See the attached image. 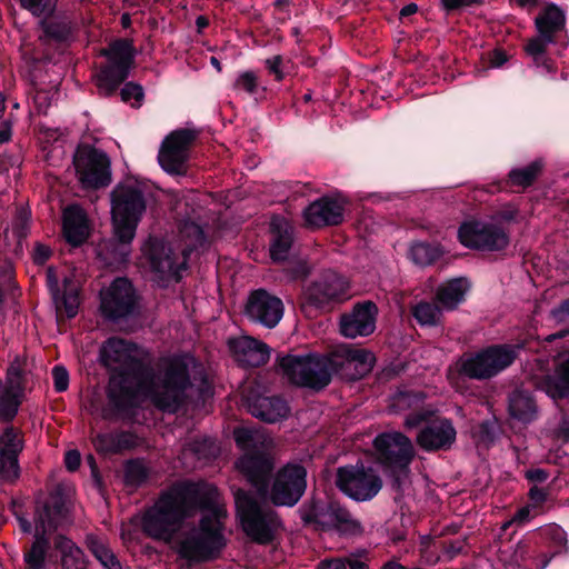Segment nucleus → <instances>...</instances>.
I'll list each match as a JSON object with an SVG mask.
<instances>
[{
    "label": "nucleus",
    "instance_id": "nucleus-1",
    "mask_svg": "<svg viewBox=\"0 0 569 569\" xmlns=\"http://www.w3.org/2000/svg\"><path fill=\"white\" fill-rule=\"evenodd\" d=\"M101 365L110 371L104 418L136 417L142 398L162 413L177 415L191 401L194 382L187 355L162 357L157 368L132 355L130 345L111 337L100 348Z\"/></svg>",
    "mask_w": 569,
    "mask_h": 569
},
{
    "label": "nucleus",
    "instance_id": "nucleus-2",
    "mask_svg": "<svg viewBox=\"0 0 569 569\" xmlns=\"http://www.w3.org/2000/svg\"><path fill=\"white\" fill-rule=\"evenodd\" d=\"M216 486L198 481V495L192 506V517L201 512L197 526L190 528L178 543V555L189 563H202L218 558L227 546L224 537V505L219 501Z\"/></svg>",
    "mask_w": 569,
    "mask_h": 569
},
{
    "label": "nucleus",
    "instance_id": "nucleus-3",
    "mask_svg": "<svg viewBox=\"0 0 569 569\" xmlns=\"http://www.w3.org/2000/svg\"><path fill=\"white\" fill-rule=\"evenodd\" d=\"M198 482L186 480L162 491L157 502L143 515L142 530L156 540L170 542L184 521L192 517Z\"/></svg>",
    "mask_w": 569,
    "mask_h": 569
},
{
    "label": "nucleus",
    "instance_id": "nucleus-4",
    "mask_svg": "<svg viewBox=\"0 0 569 569\" xmlns=\"http://www.w3.org/2000/svg\"><path fill=\"white\" fill-rule=\"evenodd\" d=\"M113 236L107 249L117 263L129 261L137 228L147 210L143 190L137 183H118L110 193Z\"/></svg>",
    "mask_w": 569,
    "mask_h": 569
},
{
    "label": "nucleus",
    "instance_id": "nucleus-5",
    "mask_svg": "<svg viewBox=\"0 0 569 569\" xmlns=\"http://www.w3.org/2000/svg\"><path fill=\"white\" fill-rule=\"evenodd\" d=\"M100 56L107 60L96 74V86L100 96L112 97L124 83L120 90L121 100L133 108H140L144 100L143 87L134 81L126 82L137 56L133 41L128 38L116 39L100 50Z\"/></svg>",
    "mask_w": 569,
    "mask_h": 569
},
{
    "label": "nucleus",
    "instance_id": "nucleus-6",
    "mask_svg": "<svg viewBox=\"0 0 569 569\" xmlns=\"http://www.w3.org/2000/svg\"><path fill=\"white\" fill-rule=\"evenodd\" d=\"M526 348V342L515 345L497 343L475 352L463 353L456 362V386L461 388L466 379L486 381L508 369L517 359L518 352Z\"/></svg>",
    "mask_w": 569,
    "mask_h": 569
},
{
    "label": "nucleus",
    "instance_id": "nucleus-7",
    "mask_svg": "<svg viewBox=\"0 0 569 569\" xmlns=\"http://www.w3.org/2000/svg\"><path fill=\"white\" fill-rule=\"evenodd\" d=\"M277 369L293 385L316 391L326 388L338 376L335 357L318 355H283L279 352L276 358Z\"/></svg>",
    "mask_w": 569,
    "mask_h": 569
},
{
    "label": "nucleus",
    "instance_id": "nucleus-8",
    "mask_svg": "<svg viewBox=\"0 0 569 569\" xmlns=\"http://www.w3.org/2000/svg\"><path fill=\"white\" fill-rule=\"evenodd\" d=\"M373 448L377 462L390 480L392 490L402 495L409 479L410 465L415 458L411 440L401 432L381 433L375 438Z\"/></svg>",
    "mask_w": 569,
    "mask_h": 569
},
{
    "label": "nucleus",
    "instance_id": "nucleus-9",
    "mask_svg": "<svg viewBox=\"0 0 569 569\" xmlns=\"http://www.w3.org/2000/svg\"><path fill=\"white\" fill-rule=\"evenodd\" d=\"M234 499L241 529L250 541L261 546L273 543L282 528L278 512L244 490H238Z\"/></svg>",
    "mask_w": 569,
    "mask_h": 569
},
{
    "label": "nucleus",
    "instance_id": "nucleus-10",
    "mask_svg": "<svg viewBox=\"0 0 569 569\" xmlns=\"http://www.w3.org/2000/svg\"><path fill=\"white\" fill-rule=\"evenodd\" d=\"M299 512L302 522L316 530H335L342 536H357L363 531L361 522L336 500L312 497L302 503Z\"/></svg>",
    "mask_w": 569,
    "mask_h": 569
},
{
    "label": "nucleus",
    "instance_id": "nucleus-11",
    "mask_svg": "<svg viewBox=\"0 0 569 569\" xmlns=\"http://www.w3.org/2000/svg\"><path fill=\"white\" fill-rule=\"evenodd\" d=\"M76 178L84 190H100L112 182L111 159L106 151L80 142L72 154Z\"/></svg>",
    "mask_w": 569,
    "mask_h": 569
},
{
    "label": "nucleus",
    "instance_id": "nucleus-12",
    "mask_svg": "<svg viewBox=\"0 0 569 569\" xmlns=\"http://www.w3.org/2000/svg\"><path fill=\"white\" fill-rule=\"evenodd\" d=\"M348 289L349 283L342 274L331 269L325 270L303 292L301 310L311 316L312 312L329 309L348 298Z\"/></svg>",
    "mask_w": 569,
    "mask_h": 569
},
{
    "label": "nucleus",
    "instance_id": "nucleus-13",
    "mask_svg": "<svg viewBox=\"0 0 569 569\" xmlns=\"http://www.w3.org/2000/svg\"><path fill=\"white\" fill-rule=\"evenodd\" d=\"M142 264L148 267L159 282L181 280L180 271L186 261H180L171 244L162 237L150 234L141 247Z\"/></svg>",
    "mask_w": 569,
    "mask_h": 569
},
{
    "label": "nucleus",
    "instance_id": "nucleus-14",
    "mask_svg": "<svg viewBox=\"0 0 569 569\" xmlns=\"http://www.w3.org/2000/svg\"><path fill=\"white\" fill-rule=\"evenodd\" d=\"M335 483L341 492L356 501L371 500L382 488V479L377 471L363 463L339 467Z\"/></svg>",
    "mask_w": 569,
    "mask_h": 569
},
{
    "label": "nucleus",
    "instance_id": "nucleus-15",
    "mask_svg": "<svg viewBox=\"0 0 569 569\" xmlns=\"http://www.w3.org/2000/svg\"><path fill=\"white\" fill-rule=\"evenodd\" d=\"M458 240L465 248L488 252L503 251L510 242L502 227L478 219L463 221L459 226Z\"/></svg>",
    "mask_w": 569,
    "mask_h": 569
},
{
    "label": "nucleus",
    "instance_id": "nucleus-16",
    "mask_svg": "<svg viewBox=\"0 0 569 569\" xmlns=\"http://www.w3.org/2000/svg\"><path fill=\"white\" fill-rule=\"evenodd\" d=\"M307 489V469L300 463L281 467L269 485L267 498L276 507L296 506Z\"/></svg>",
    "mask_w": 569,
    "mask_h": 569
},
{
    "label": "nucleus",
    "instance_id": "nucleus-17",
    "mask_svg": "<svg viewBox=\"0 0 569 569\" xmlns=\"http://www.w3.org/2000/svg\"><path fill=\"white\" fill-rule=\"evenodd\" d=\"M198 134L194 129L181 128L164 138L158 153V162L164 172L170 176H187L189 150Z\"/></svg>",
    "mask_w": 569,
    "mask_h": 569
},
{
    "label": "nucleus",
    "instance_id": "nucleus-18",
    "mask_svg": "<svg viewBox=\"0 0 569 569\" xmlns=\"http://www.w3.org/2000/svg\"><path fill=\"white\" fill-rule=\"evenodd\" d=\"M100 310L103 318L112 322L133 317L138 310V297L130 280L114 279L101 297Z\"/></svg>",
    "mask_w": 569,
    "mask_h": 569
},
{
    "label": "nucleus",
    "instance_id": "nucleus-19",
    "mask_svg": "<svg viewBox=\"0 0 569 569\" xmlns=\"http://www.w3.org/2000/svg\"><path fill=\"white\" fill-rule=\"evenodd\" d=\"M378 307L371 300L359 301L349 312L340 316L339 331L349 339L369 337L376 330Z\"/></svg>",
    "mask_w": 569,
    "mask_h": 569
},
{
    "label": "nucleus",
    "instance_id": "nucleus-20",
    "mask_svg": "<svg viewBox=\"0 0 569 569\" xmlns=\"http://www.w3.org/2000/svg\"><path fill=\"white\" fill-rule=\"evenodd\" d=\"M244 315L249 320L271 329L283 316V303L266 289H257L251 291L247 299Z\"/></svg>",
    "mask_w": 569,
    "mask_h": 569
},
{
    "label": "nucleus",
    "instance_id": "nucleus-21",
    "mask_svg": "<svg viewBox=\"0 0 569 569\" xmlns=\"http://www.w3.org/2000/svg\"><path fill=\"white\" fill-rule=\"evenodd\" d=\"M346 203L341 197H320L303 209L306 227L319 229L341 224L345 220Z\"/></svg>",
    "mask_w": 569,
    "mask_h": 569
},
{
    "label": "nucleus",
    "instance_id": "nucleus-22",
    "mask_svg": "<svg viewBox=\"0 0 569 569\" xmlns=\"http://www.w3.org/2000/svg\"><path fill=\"white\" fill-rule=\"evenodd\" d=\"M332 355L338 368V376L348 381L361 379L371 371L375 362L370 351L347 343L338 346Z\"/></svg>",
    "mask_w": 569,
    "mask_h": 569
},
{
    "label": "nucleus",
    "instance_id": "nucleus-23",
    "mask_svg": "<svg viewBox=\"0 0 569 569\" xmlns=\"http://www.w3.org/2000/svg\"><path fill=\"white\" fill-rule=\"evenodd\" d=\"M242 401L253 417L267 423L286 419L290 412L288 402L281 396H264L252 387L243 391Z\"/></svg>",
    "mask_w": 569,
    "mask_h": 569
},
{
    "label": "nucleus",
    "instance_id": "nucleus-24",
    "mask_svg": "<svg viewBox=\"0 0 569 569\" xmlns=\"http://www.w3.org/2000/svg\"><path fill=\"white\" fill-rule=\"evenodd\" d=\"M238 467L246 476L250 485L256 489L258 496L267 499L273 462L267 449L243 455L238 460Z\"/></svg>",
    "mask_w": 569,
    "mask_h": 569
},
{
    "label": "nucleus",
    "instance_id": "nucleus-25",
    "mask_svg": "<svg viewBox=\"0 0 569 569\" xmlns=\"http://www.w3.org/2000/svg\"><path fill=\"white\" fill-rule=\"evenodd\" d=\"M39 18V29L41 30L39 39L42 43L68 46L73 41L78 26L71 14L54 11Z\"/></svg>",
    "mask_w": 569,
    "mask_h": 569
},
{
    "label": "nucleus",
    "instance_id": "nucleus-26",
    "mask_svg": "<svg viewBox=\"0 0 569 569\" xmlns=\"http://www.w3.org/2000/svg\"><path fill=\"white\" fill-rule=\"evenodd\" d=\"M228 348L236 362L242 368H259L270 358L269 346L248 336L228 339Z\"/></svg>",
    "mask_w": 569,
    "mask_h": 569
},
{
    "label": "nucleus",
    "instance_id": "nucleus-27",
    "mask_svg": "<svg viewBox=\"0 0 569 569\" xmlns=\"http://www.w3.org/2000/svg\"><path fill=\"white\" fill-rule=\"evenodd\" d=\"M457 431L450 419H436L421 428L417 435V443L427 451L448 450L456 441Z\"/></svg>",
    "mask_w": 569,
    "mask_h": 569
},
{
    "label": "nucleus",
    "instance_id": "nucleus-28",
    "mask_svg": "<svg viewBox=\"0 0 569 569\" xmlns=\"http://www.w3.org/2000/svg\"><path fill=\"white\" fill-rule=\"evenodd\" d=\"M67 516L66 500L60 490L50 493L49 499L36 508L34 526L42 523V529L51 533L56 531Z\"/></svg>",
    "mask_w": 569,
    "mask_h": 569
},
{
    "label": "nucleus",
    "instance_id": "nucleus-29",
    "mask_svg": "<svg viewBox=\"0 0 569 569\" xmlns=\"http://www.w3.org/2000/svg\"><path fill=\"white\" fill-rule=\"evenodd\" d=\"M566 12L556 3L548 2L535 18V27L547 41L557 43V34L566 31Z\"/></svg>",
    "mask_w": 569,
    "mask_h": 569
},
{
    "label": "nucleus",
    "instance_id": "nucleus-30",
    "mask_svg": "<svg viewBox=\"0 0 569 569\" xmlns=\"http://www.w3.org/2000/svg\"><path fill=\"white\" fill-rule=\"evenodd\" d=\"M270 233L269 253L271 260L273 262L286 261L295 242L293 227L284 219H273L270 223Z\"/></svg>",
    "mask_w": 569,
    "mask_h": 569
},
{
    "label": "nucleus",
    "instance_id": "nucleus-31",
    "mask_svg": "<svg viewBox=\"0 0 569 569\" xmlns=\"http://www.w3.org/2000/svg\"><path fill=\"white\" fill-rule=\"evenodd\" d=\"M537 403L531 391L516 388L508 395L509 416L522 423H530L537 418Z\"/></svg>",
    "mask_w": 569,
    "mask_h": 569
},
{
    "label": "nucleus",
    "instance_id": "nucleus-32",
    "mask_svg": "<svg viewBox=\"0 0 569 569\" xmlns=\"http://www.w3.org/2000/svg\"><path fill=\"white\" fill-rule=\"evenodd\" d=\"M88 219L82 208L69 206L63 212V234L67 242L73 247L81 246L87 240Z\"/></svg>",
    "mask_w": 569,
    "mask_h": 569
},
{
    "label": "nucleus",
    "instance_id": "nucleus-33",
    "mask_svg": "<svg viewBox=\"0 0 569 569\" xmlns=\"http://www.w3.org/2000/svg\"><path fill=\"white\" fill-rule=\"evenodd\" d=\"M23 386L20 371L14 370V378H9V385L0 396V420L11 422L21 405Z\"/></svg>",
    "mask_w": 569,
    "mask_h": 569
},
{
    "label": "nucleus",
    "instance_id": "nucleus-34",
    "mask_svg": "<svg viewBox=\"0 0 569 569\" xmlns=\"http://www.w3.org/2000/svg\"><path fill=\"white\" fill-rule=\"evenodd\" d=\"M543 161L536 159L522 168H513L509 171L507 179L493 184L497 190H503L509 187H520L527 189L531 187L538 177L542 173Z\"/></svg>",
    "mask_w": 569,
    "mask_h": 569
},
{
    "label": "nucleus",
    "instance_id": "nucleus-35",
    "mask_svg": "<svg viewBox=\"0 0 569 569\" xmlns=\"http://www.w3.org/2000/svg\"><path fill=\"white\" fill-rule=\"evenodd\" d=\"M49 535V532L42 529V523H40V526H34V540L30 548L27 549L23 553L26 569L44 568L48 551L50 549Z\"/></svg>",
    "mask_w": 569,
    "mask_h": 569
},
{
    "label": "nucleus",
    "instance_id": "nucleus-36",
    "mask_svg": "<svg viewBox=\"0 0 569 569\" xmlns=\"http://www.w3.org/2000/svg\"><path fill=\"white\" fill-rule=\"evenodd\" d=\"M54 549L61 556L62 569H87L88 560L84 552L71 539L63 535L53 538Z\"/></svg>",
    "mask_w": 569,
    "mask_h": 569
},
{
    "label": "nucleus",
    "instance_id": "nucleus-37",
    "mask_svg": "<svg viewBox=\"0 0 569 569\" xmlns=\"http://www.w3.org/2000/svg\"><path fill=\"white\" fill-rule=\"evenodd\" d=\"M236 446L249 455L264 450L269 446V438L257 429L249 427H237L233 430Z\"/></svg>",
    "mask_w": 569,
    "mask_h": 569
},
{
    "label": "nucleus",
    "instance_id": "nucleus-38",
    "mask_svg": "<svg viewBox=\"0 0 569 569\" xmlns=\"http://www.w3.org/2000/svg\"><path fill=\"white\" fill-rule=\"evenodd\" d=\"M468 282L465 278H455L440 286L437 290V301L446 309L453 310L465 300Z\"/></svg>",
    "mask_w": 569,
    "mask_h": 569
},
{
    "label": "nucleus",
    "instance_id": "nucleus-39",
    "mask_svg": "<svg viewBox=\"0 0 569 569\" xmlns=\"http://www.w3.org/2000/svg\"><path fill=\"white\" fill-rule=\"evenodd\" d=\"M409 254L416 264L425 267L438 261L445 254V250L438 242L420 241L410 247Z\"/></svg>",
    "mask_w": 569,
    "mask_h": 569
},
{
    "label": "nucleus",
    "instance_id": "nucleus-40",
    "mask_svg": "<svg viewBox=\"0 0 569 569\" xmlns=\"http://www.w3.org/2000/svg\"><path fill=\"white\" fill-rule=\"evenodd\" d=\"M546 387L553 399L569 397V357L558 367L553 376L547 378Z\"/></svg>",
    "mask_w": 569,
    "mask_h": 569
},
{
    "label": "nucleus",
    "instance_id": "nucleus-41",
    "mask_svg": "<svg viewBox=\"0 0 569 569\" xmlns=\"http://www.w3.org/2000/svg\"><path fill=\"white\" fill-rule=\"evenodd\" d=\"M150 477V471L140 458L128 459L123 463V483L128 488L137 489L144 485Z\"/></svg>",
    "mask_w": 569,
    "mask_h": 569
},
{
    "label": "nucleus",
    "instance_id": "nucleus-42",
    "mask_svg": "<svg viewBox=\"0 0 569 569\" xmlns=\"http://www.w3.org/2000/svg\"><path fill=\"white\" fill-rule=\"evenodd\" d=\"M412 316L422 327H438L442 325V310L439 306L420 301L412 307Z\"/></svg>",
    "mask_w": 569,
    "mask_h": 569
},
{
    "label": "nucleus",
    "instance_id": "nucleus-43",
    "mask_svg": "<svg viewBox=\"0 0 569 569\" xmlns=\"http://www.w3.org/2000/svg\"><path fill=\"white\" fill-rule=\"evenodd\" d=\"M87 546L104 569H122V565L117 556L101 540L90 537L87 540Z\"/></svg>",
    "mask_w": 569,
    "mask_h": 569
},
{
    "label": "nucleus",
    "instance_id": "nucleus-44",
    "mask_svg": "<svg viewBox=\"0 0 569 569\" xmlns=\"http://www.w3.org/2000/svg\"><path fill=\"white\" fill-rule=\"evenodd\" d=\"M23 447L24 442L21 431L13 426L6 427L0 435V452L20 455Z\"/></svg>",
    "mask_w": 569,
    "mask_h": 569
},
{
    "label": "nucleus",
    "instance_id": "nucleus-45",
    "mask_svg": "<svg viewBox=\"0 0 569 569\" xmlns=\"http://www.w3.org/2000/svg\"><path fill=\"white\" fill-rule=\"evenodd\" d=\"M20 477L19 455L0 452V478L13 482Z\"/></svg>",
    "mask_w": 569,
    "mask_h": 569
},
{
    "label": "nucleus",
    "instance_id": "nucleus-46",
    "mask_svg": "<svg viewBox=\"0 0 569 569\" xmlns=\"http://www.w3.org/2000/svg\"><path fill=\"white\" fill-rule=\"evenodd\" d=\"M20 8L29 11L33 17L53 13L58 0H17Z\"/></svg>",
    "mask_w": 569,
    "mask_h": 569
},
{
    "label": "nucleus",
    "instance_id": "nucleus-47",
    "mask_svg": "<svg viewBox=\"0 0 569 569\" xmlns=\"http://www.w3.org/2000/svg\"><path fill=\"white\" fill-rule=\"evenodd\" d=\"M420 401H422V396L420 392L398 390L392 397L391 406L396 410H405L418 405Z\"/></svg>",
    "mask_w": 569,
    "mask_h": 569
},
{
    "label": "nucleus",
    "instance_id": "nucleus-48",
    "mask_svg": "<svg viewBox=\"0 0 569 569\" xmlns=\"http://www.w3.org/2000/svg\"><path fill=\"white\" fill-rule=\"evenodd\" d=\"M486 0H439L440 10L447 16L458 13L467 8L483 6Z\"/></svg>",
    "mask_w": 569,
    "mask_h": 569
},
{
    "label": "nucleus",
    "instance_id": "nucleus-49",
    "mask_svg": "<svg viewBox=\"0 0 569 569\" xmlns=\"http://www.w3.org/2000/svg\"><path fill=\"white\" fill-rule=\"evenodd\" d=\"M116 455L137 447V436L132 431L120 430L113 432Z\"/></svg>",
    "mask_w": 569,
    "mask_h": 569
},
{
    "label": "nucleus",
    "instance_id": "nucleus-50",
    "mask_svg": "<svg viewBox=\"0 0 569 569\" xmlns=\"http://www.w3.org/2000/svg\"><path fill=\"white\" fill-rule=\"evenodd\" d=\"M92 443L99 453L116 455L113 432L97 433L92 438Z\"/></svg>",
    "mask_w": 569,
    "mask_h": 569
},
{
    "label": "nucleus",
    "instance_id": "nucleus-51",
    "mask_svg": "<svg viewBox=\"0 0 569 569\" xmlns=\"http://www.w3.org/2000/svg\"><path fill=\"white\" fill-rule=\"evenodd\" d=\"M234 89L243 90L247 93L253 94L258 89V78L253 71L241 72L234 83Z\"/></svg>",
    "mask_w": 569,
    "mask_h": 569
},
{
    "label": "nucleus",
    "instance_id": "nucleus-52",
    "mask_svg": "<svg viewBox=\"0 0 569 569\" xmlns=\"http://www.w3.org/2000/svg\"><path fill=\"white\" fill-rule=\"evenodd\" d=\"M58 305V309L61 307L64 309L66 316L69 319H72L78 313V298L73 292H62L56 302Z\"/></svg>",
    "mask_w": 569,
    "mask_h": 569
},
{
    "label": "nucleus",
    "instance_id": "nucleus-53",
    "mask_svg": "<svg viewBox=\"0 0 569 569\" xmlns=\"http://www.w3.org/2000/svg\"><path fill=\"white\" fill-rule=\"evenodd\" d=\"M53 388L56 392H64L69 387V372L61 366L57 365L52 368Z\"/></svg>",
    "mask_w": 569,
    "mask_h": 569
},
{
    "label": "nucleus",
    "instance_id": "nucleus-54",
    "mask_svg": "<svg viewBox=\"0 0 569 569\" xmlns=\"http://www.w3.org/2000/svg\"><path fill=\"white\" fill-rule=\"evenodd\" d=\"M529 500L533 508L542 507L550 497V488L532 486L528 492Z\"/></svg>",
    "mask_w": 569,
    "mask_h": 569
},
{
    "label": "nucleus",
    "instance_id": "nucleus-55",
    "mask_svg": "<svg viewBox=\"0 0 569 569\" xmlns=\"http://www.w3.org/2000/svg\"><path fill=\"white\" fill-rule=\"evenodd\" d=\"M283 57L276 54L271 58L266 59L264 67L270 74L274 77L276 81H282L284 79V72L282 70Z\"/></svg>",
    "mask_w": 569,
    "mask_h": 569
},
{
    "label": "nucleus",
    "instance_id": "nucleus-56",
    "mask_svg": "<svg viewBox=\"0 0 569 569\" xmlns=\"http://www.w3.org/2000/svg\"><path fill=\"white\" fill-rule=\"evenodd\" d=\"M549 43H555V42L547 41L543 37L538 34V37L532 38L527 42V44L525 47V51L530 57L547 53V46Z\"/></svg>",
    "mask_w": 569,
    "mask_h": 569
},
{
    "label": "nucleus",
    "instance_id": "nucleus-57",
    "mask_svg": "<svg viewBox=\"0 0 569 569\" xmlns=\"http://www.w3.org/2000/svg\"><path fill=\"white\" fill-rule=\"evenodd\" d=\"M181 232L199 243L206 238L201 226L193 221H184L181 226Z\"/></svg>",
    "mask_w": 569,
    "mask_h": 569
},
{
    "label": "nucleus",
    "instance_id": "nucleus-58",
    "mask_svg": "<svg viewBox=\"0 0 569 569\" xmlns=\"http://www.w3.org/2000/svg\"><path fill=\"white\" fill-rule=\"evenodd\" d=\"M430 412L428 411H413L409 413L405 420V427L408 429L418 428L423 422L429 421Z\"/></svg>",
    "mask_w": 569,
    "mask_h": 569
},
{
    "label": "nucleus",
    "instance_id": "nucleus-59",
    "mask_svg": "<svg viewBox=\"0 0 569 569\" xmlns=\"http://www.w3.org/2000/svg\"><path fill=\"white\" fill-rule=\"evenodd\" d=\"M52 251L51 249L40 242H37L33 250V262L37 266H43L51 257Z\"/></svg>",
    "mask_w": 569,
    "mask_h": 569
},
{
    "label": "nucleus",
    "instance_id": "nucleus-60",
    "mask_svg": "<svg viewBox=\"0 0 569 569\" xmlns=\"http://www.w3.org/2000/svg\"><path fill=\"white\" fill-rule=\"evenodd\" d=\"M549 472L542 468H531L525 471V478L532 482L533 486H538L539 483H545L549 479Z\"/></svg>",
    "mask_w": 569,
    "mask_h": 569
},
{
    "label": "nucleus",
    "instance_id": "nucleus-61",
    "mask_svg": "<svg viewBox=\"0 0 569 569\" xmlns=\"http://www.w3.org/2000/svg\"><path fill=\"white\" fill-rule=\"evenodd\" d=\"M507 52L501 48H496L488 52V60L491 68H500L508 61Z\"/></svg>",
    "mask_w": 569,
    "mask_h": 569
},
{
    "label": "nucleus",
    "instance_id": "nucleus-62",
    "mask_svg": "<svg viewBox=\"0 0 569 569\" xmlns=\"http://www.w3.org/2000/svg\"><path fill=\"white\" fill-rule=\"evenodd\" d=\"M81 465V456L78 450H69L64 455V466L67 470L73 472L79 469Z\"/></svg>",
    "mask_w": 569,
    "mask_h": 569
},
{
    "label": "nucleus",
    "instance_id": "nucleus-63",
    "mask_svg": "<svg viewBox=\"0 0 569 569\" xmlns=\"http://www.w3.org/2000/svg\"><path fill=\"white\" fill-rule=\"evenodd\" d=\"M316 569H347L343 558H325L320 560Z\"/></svg>",
    "mask_w": 569,
    "mask_h": 569
},
{
    "label": "nucleus",
    "instance_id": "nucleus-64",
    "mask_svg": "<svg viewBox=\"0 0 569 569\" xmlns=\"http://www.w3.org/2000/svg\"><path fill=\"white\" fill-rule=\"evenodd\" d=\"M551 316L557 322H566L569 319V298L553 309Z\"/></svg>",
    "mask_w": 569,
    "mask_h": 569
}]
</instances>
